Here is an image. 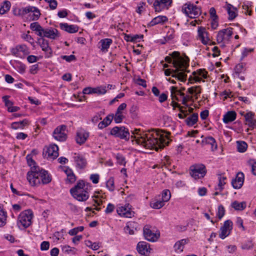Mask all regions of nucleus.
Instances as JSON below:
<instances>
[{
	"label": "nucleus",
	"instance_id": "1",
	"mask_svg": "<svg viewBox=\"0 0 256 256\" xmlns=\"http://www.w3.org/2000/svg\"><path fill=\"white\" fill-rule=\"evenodd\" d=\"M132 134V141L146 148L158 150L163 148L170 142L168 136L163 132H159L156 130H151L146 132L140 131L139 129H135Z\"/></svg>",
	"mask_w": 256,
	"mask_h": 256
},
{
	"label": "nucleus",
	"instance_id": "2",
	"mask_svg": "<svg viewBox=\"0 0 256 256\" xmlns=\"http://www.w3.org/2000/svg\"><path fill=\"white\" fill-rule=\"evenodd\" d=\"M172 57L174 58L172 62L174 68H168L164 70V74L166 76H171L176 80L184 82L187 78L186 72H188L186 69L189 66V59L188 57L182 58L178 52H172Z\"/></svg>",
	"mask_w": 256,
	"mask_h": 256
},
{
	"label": "nucleus",
	"instance_id": "3",
	"mask_svg": "<svg viewBox=\"0 0 256 256\" xmlns=\"http://www.w3.org/2000/svg\"><path fill=\"white\" fill-rule=\"evenodd\" d=\"M27 179L32 186L50 183L52 178L48 172L40 167H33L27 174Z\"/></svg>",
	"mask_w": 256,
	"mask_h": 256
},
{
	"label": "nucleus",
	"instance_id": "4",
	"mask_svg": "<svg viewBox=\"0 0 256 256\" xmlns=\"http://www.w3.org/2000/svg\"><path fill=\"white\" fill-rule=\"evenodd\" d=\"M90 184L82 180H78L76 184L70 190L72 196L80 202L86 200L89 198Z\"/></svg>",
	"mask_w": 256,
	"mask_h": 256
},
{
	"label": "nucleus",
	"instance_id": "5",
	"mask_svg": "<svg viewBox=\"0 0 256 256\" xmlns=\"http://www.w3.org/2000/svg\"><path fill=\"white\" fill-rule=\"evenodd\" d=\"M33 212L30 210H25L20 213L18 218L17 226L20 230H24L32 224Z\"/></svg>",
	"mask_w": 256,
	"mask_h": 256
},
{
	"label": "nucleus",
	"instance_id": "6",
	"mask_svg": "<svg viewBox=\"0 0 256 256\" xmlns=\"http://www.w3.org/2000/svg\"><path fill=\"white\" fill-rule=\"evenodd\" d=\"M14 14L17 16H23L30 12L33 13L32 20H38L40 16V10L35 6H28L22 8H16L13 10Z\"/></svg>",
	"mask_w": 256,
	"mask_h": 256
},
{
	"label": "nucleus",
	"instance_id": "7",
	"mask_svg": "<svg viewBox=\"0 0 256 256\" xmlns=\"http://www.w3.org/2000/svg\"><path fill=\"white\" fill-rule=\"evenodd\" d=\"M182 11L192 18H197L201 14L200 8L190 3L184 4L182 6Z\"/></svg>",
	"mask_w": 256,
	"mask_h": 256
},
{
	"label": "nucleus",
	"instance_id": "8",
	"mask_svg": "<svg viewBox=\"0 0 256 256\" xmlns=\"http://www.w3.org/2000/svg\"><path fill=\"white\" fill-rule=\"evenodd\" d=\"M190 174L194 179L203 178L206 172V166L203 164H196L190 167Z\"/></svg>",
	"mask_w": 256,
	"mask_h": 256
},
{
	"label": "nucleus",
	"instance_id": "9",
	"mask_svg": "<svg viewBox=\"0 0 256 256\" xmlns=\"http://www.w3.org/2000/svg\"><path fill=\"white\" fill-rule=\"evenodd\" d=\"M110 134L122 139H128L130 136L128 129L124 126L113 128L110 130Z\"/></svg>",
	"mask_w": 256,
	"mask_h": 256
},
{
	"label": "nucleus",
	"instance_id": "10",
	"mask_svg": "<svg viewBox=\"0 0 256 256\" xmlns=\"http://www.w3.org/2000/svg\"><path fill=\"white\" fill-rule=\"evenodd\" d=\"M66 126L65 125H60L54 129L52 135L55 140L60 142L65 141L67 138L66 134Z\"/></svg>",
	"mask_w": 256,
	"mask_h": 256
},
{
	"label": "nucleus",
	"instance_id": "11",
	"mask_svg": "<svg viewBox=\"0 0 256 256\" xmlns=\"http://www.w3.org/2000/svg\"><path fill=\"white\" fill-rule=\"evenodd\" d=\"M172 3V0H156L153 6L156 12H160L164 10H168Z\"/></svg>",
	"mask_w": 256,
	"mask_h": 256
},
{
	"label": "nucleus",
	"instance_id": "12",
	"mask_svg": "<svg viewBox=\"0 0 256 256\" xmlns=\"http://www.w3.org/2000/svg\"><path fill=\"white\" fill-rule=\"evenodd\" d=\"M116 212L119 216L128 218L133 216L134 214L131 210L129 204L124 206L119 205L116 208Z\"/></svg>",
	"mask_w": 256,
	"mask_h": 256
},
{
	"label": "nucleus",
	"instance_id": "13",
	"mask_svg": "<svg viewBox=\"0 0 256 256\" xmlns=\"http://www.w3.org/2000/svg\"><path fill=\"white\" fill-rule=\"evenodd\" d=\"M193 77L190 76L189 80H190L192 78L196 82H204V80H202V78H206L208 77V72L205 69H198L196 71H194L192 73Z\"/></svg>",
	"mask_w": 256,
	"mask_h": 256
},
{
	"label": "nucleus",
	"instance_id": "14",
	"mask_svg": "<svg viewBox=\"0 0 256 256\" xmlns=\"http://www.w3.org/2000/svg\"><path fill=\"white\" fill-rule=\"evenodd\" d=\"M232 228V222L230 220L225 221L222 226L220 229L219 236L222 239L225 238L230 232Z\"/></svg>",
	"mask_w": 256,
	"mask_h": 256
},
{
	"label": "nucleus",
	"instance_id": "15",
	"mask_svg": "<svg viewBox=\"0 0 256 256\" xmlns=\"http://www.w3.org/2000/svg\"><path fill=\"white\" fill-rule=\"evenodd\" d=\"M60 34L57 29L53 28H44L42 32L41 38L46 37L47 38L56 40L60 37Z\"/></svg>",
	"mask_w": 256,
	"mask_h": 256
},
{
	"label": "nucleus",
	"instance_id": "16",
	"mask_svg": "<svg viewBox=\"0 0 256 256\" xmlns=\"http://www.w3.org/2000/svg\"><path fill=\"white\" fill-rule=\"evenodd\" d=\"M143 234L144 238L150 242H156L160 234H156L152 231L150 226L146 225L143 228Z\"/></svg>",
	"mask_w": 256,
	"mask_h": 256
},
{
	"label": "nucleus",
	"instance_id": "17",
	"mask_svg": "<svg viewBox=\"0 0 256 256\" xmlns=\"http://www.w3.org/2000/svg\"><path fill=\"white\" fill-rule=\"evenodd\" d=\"M240 114L244 117L246 124L252 128H254L256 127V120L254 118V112H249L244 114V112H242Z\"/></svg>",
	"mask_w": 256,
	"mask_h": 256
},
{
	"label": "nucleus",
	"instance_id": "18",
	"mask_svg": "<svg viewBox=\"0 0 256 256\" xmlns=\"http://www.w3.org/2000/svg\"><path fill=\"white\" fill-rule=\"evenodd\" d=\"M46 156L48 158L54 160L58 156V148L56 144H50L46 151Z\"/></svg>",
	"mask_w": 256,
	"mask_h": 256
},
{
	"label": "nucleus",
	"instance_id": "19",
	"mask_svg": "<svg viewBox=\"0 0 256 256\" xmlns=\"http://www.w3.org/2000/svg\"><path fill=\"white\" fill-rule=\"evenodd\" d=\"M126 108V103H122L118 108L115 115H114V120L116 123H120L124 118V110Z\"/></svg>",
	"mask_w": 256,
	"mask_h": 256
},
{
	"label": "nucleus",
	"instance_id": "20",
	"mask_svg": "<svg viewBox=\"0 0 256 256\" xmlns=\"http://www.w3.org/2000/svg\"><path fill=\"white\" fill-rule=\"evenodd\" d=\"M89 132L80 128L76 132V140L77 144L81 145L84 144L89 137Z\"/></svg>",
	"mask_w": 256,
	"mask_h": 256
},
{
	"label": "nucleus",
	"instance_id": "21",
	"mask_svg": "<svg viewBox=\"0 0 256 256\" xmlns=\"http://www.w3.org/2000/svg\"><path fill=\"white\" fill-rule=\"evenodd\" d=\"M136 249L142 256H148L150 253V244L145 242H139L137 244Z\"/></svg>",
	"mask_w": 256,
	"mask_h": 256
},
{
	"label": "nucleus",
	"instance_id": "22",
	"mask_svg": "<svg viewBox=\"0 0 256 256\" xmlns=\"http://www.w3.org/2000/svg\"><path fill=\"white\" fill-rule=\"evenodd\" d=\"M224 8L228 15V18L229 20H233L238 16V9L231 4L226 2Z\"/></svg>",
	"mask_w": 256,
	"mask_h": 256
},
{
	"label": "nucleus",
	"instance_id": "23",
	"mask_svg": "<svg viewBox=\"0 0 256 256\" xmlns=\"http://www.w3.org/2000/svg\"><path fill=\"white\" fill-rule=\"evenodd\" d=\"M244 182V174L242 172H238L236 178L232 180V185L235 189L240 188Z\"/></svg>",
	"mask_w": 256,
	"mask_h": 256
},
{
	"label": "nucleus",
	"instance_id": "24",
	"mask_svg": "<svg viewBox=\"0 0 256 256\" xmlns=\"http://www.w3.org/2000/svg\"><path fill=\"white\" fill-rule=\"evenodd\" d=\"M198 36L200 40L204 44H208L210 39L208 36V32L204 27H199L198 28Z\"/></svg>",
	"mask_w": 256,
	"mask_h": 256
},
{
	"label": "nucleus",
	"instance_id": "25",
	"mask_svg": "<svg viewBox=\"0 0 256 256\" xmlns=\"http://www.w3.org/2000/svg\"><path fill=\"white\" fill-rule=\"evenodd\" d=\"M171 97L172 100H176L178 102H182V96H184V93H183L182 90H178L176 86H172L170 88Z\"/></svg>",
	"mask_w": 256,
	"mask_h": 256
},
{
	"label": "nucleus",
	"instance_id": "26",
	"mask_svg": "<svg viewBox=\"0 0 256 256\" xmlns=\"http://www.w3.org/2000/svg\"><path fill=\"white\" fill-rule=\"evenodd\" d=\"M60 26L62 30L69 33H74L78 30V27L76 25H69L67 23H60Z\"/></svg>",
	"mask_w": 256,
	"mask_h": 256
},
{
	"label": "nucleus",
	"instance_id": "27",
	"mask_svg": "<svg viewBox=\"0 0 256 256\" xmlns=\"http://www.w3.org/2000/svg\"><path fill=\"white\" fill-rule=\"evenodd\" d=\"M38 43L43 51L48 54H51L52 50L48 45V41L44 38H41L38 40Z\"/></svg>",
	"mask_w": 256,
	"mask_h": 256
},
{
	"label": "nucleus",
	"instance_id": "28",
	"mask_svg": "<svg viewBox=\"0 0 256 256\" xmlns=\"http://www.w3.org/2000/svg\"><path fill=\"white\" fill-rule=\"evenodd\" d=\"M236 117V114L234 111H228L224 116L222 118L225 124H228L234 121Z\"/></svg>",
	"mask_w": 256,
	"mask_h": 256
},
{
	"label": "nucleus",
	"instance_id": "29",
	"mask_svg": "<svg viewBox=\"0 0 256 256\" xmlns=\"http://www.w3.org/2000/svg\"><path fill=\"white\" fill-rule=\"evenodd\" d=\"M138 224L134 222H129L124 228V230L126 234H134V231L136 230Z\"/></svg>",
	"mask_w": 256,
	"mask_h": 256
},
{
	"label": "nucleus",
	"instance_id": "30",
	"mask_svg": "<svg viewBox=\"0 0 256 256\" xmlns=\"http://www.w3.org/2000/svg\"><path fill=\"white\" fill-rule=\"evenodd\" d=\"M112 42V40L110 38L102 39L99 42V44H100V46L99 48L102 52H107Z\"/></svg>",
	"mask_w": 256,
	"mask_h": 256
},
{
	"label": "nucleus",
	"instance_id": "31",
	"mask_svg": "<svg viewBox=\"0 0 256 256\" xmlns=\"http://www.w3.org/2000/svg\"><path fill=\"white\" fill-rule=\"evenodd\" d=\"M168 20V18L166 16H158L153 18L148 24L150 26H152L158 24H164Z\"/></svg>",
	"mask_w": 256,
	"mask_h": 256
},
{
	"label": "nucleus",
	"instance_id": "32",
	"mask_svg": "<svg viewBox=\"0 0 256 256\" xmlns=\"http://www.w3.org/2000/svg\"><path fill=\"white\" fill-rule=\"evenodd\" d=\"M74 160L78 168H83L86 166V161L82 156L76 155L74 157Z\"/></svg>",
	"mask_w": 256,
	"mask_h": 256
},
{
	"label": "nucleus",
	"instance_id": "33",
	"mask_svg": "<svg viewBox=\"0 0 256 256\" xmlns=\"http://www.w3.org/2000/svg\"><path fill=\"white\" fill-rule=\"evenodd\" d=\"M28 122L25 119L22 121L14 122L11 124V128L14 130L23 129L26 126L28 125Z\"/></svg>",
	"mask_w": 256,
	"mask_h": 256
},
{
	"label": "nucleus",
	"instance_id": "34",
	"mask_svg": "<svg viewBox=\"0 0 256 256\" xmlns=\"http://www.w3.org/2000/svg\"><path fill=\"white\" fill-rule=\"evenodd\" d=\"M10 64L20 73L22 74L26 70V66L21 62L14 60V62L11 61Z\"/></svg>",
	"mask_w": 256,
	"mask_h": 256
},
{
	"label": "nucleus",
	"instance_id": "35",
	"mask_svg": "<svg viewBox=\"0 0 256 256\" xmlns=\"http://www.w3.org/2000/svg\"><path fill=\"white\" fill-rule=\"evenodd\" d=\"M30 28L32 30L36 32L38 36H42L44 28L38 22L32 23L30 25Z\"/></svg>",
	"mask_w": 256,
	"mask_h": 256
},
{
	"label": "nucleus",
	"instance_id": "36",
	"mask_svg": "<svg viewBox=\"0 0 256 256\" xmlns=\"http://www.w3.org/2000/svg\"><path fill=\"white\" fill-rule=\"evenodd\" d=\"M206 144H210L211 146L212 150L214 151L217 149V144L215 139L212 136H208L206 138L202 141Z\"/></svg>",
	"mask_w": 256,
	"mask_h": 256
},
{
	"label": "nucleus",
	"instance_id": "37",
	"mask_svg": "<svg viewBox=\"0 0 256 256\" xmlns=\"http://www.w3.org/2000/svg\"><path fill=\"white\" fill-rule=\"evenodd\" d=\"M7 212L0 206V228L4 226L6 224Z\"/></svg>",
	"mask_w": 256,
	"mask_h": 256
},
{
	"label": "nucleus",
	"instance_id": "38",
	"mask_svg": "<svg viewBox=\"0 0 256 256\" xmlns=\"http://www.w3.org/2000/svg\"><path fill=\"white\" fill-rule=\"evenodd\" d=\"M198 120V114L196 113L193 114L190 116L188 117L186 120V122L188 126H192L196 124Z\"/></svg>",
	"mask_w": 256,
	"mask_h": 256
},
{
	"label": "nucleus",
	"instance_id": "39",
	"mask_svg": "<svg viewBox=\"0 0 256 256\" xmlns=\"http://www.w3.org/2000/svg\"><path fill=\"white\" fill-rule=\"evenodd\" d=\"M65 173L67 176L66 180L67 182L72 184L76 180V176L70 169L66 168L65 170Z\"/></svg>",
	"mask_w": 256,
	"mask_h": 256
},
{
	"label": "nucleus",
	"instance_id": "40",
	"mask_svg": "<svg viewBox=\"0 0 256 256\" xmlns=\"http://www.w3.org/2000/svg\"><path fill=\"white\" fill-rule=\"evenodd\" d=\"M188 92L190 94L194 95L197 99L201 93V87L200 86H192L188 88Z\"/></svg>",
	"mask_w": 256,
	"mask_h": 256
},
{
	"label": "nucleus",
	"instance_id": "41",
	"mask_svg": "<svg viewBox=\"0 0 256 256\" xmlns=\"http://www.w3.org/2000/svg\"><path fill=\"white\" fill-rule=\"evenodd\" d=\"M231 206L236 210H242L246 208V203L244 202H239L238 201H234L231 204Z\"/></svg>",
	"mask_w": 256,
	"mask_h": 256
},
{
	"label": "nucleus",
	"instance_id": "42",
	"mask_svg": "<svg viewBox=\"0 0 256 256\" xmlns=\"http://www.w3.org/2000/svg\"><path fill=\"white\" fill-rule=\"evenodd\" d=\"M188 242V240L186 239H182L180 240L177 242L174 246V248L176 250H178L181 252L183 250L184 246Z\"/></svg>",
	"mask_w": 256,
	"mask_h": 256
},
{
	"label": "nucleus",
	"instance_id": "43",
	"mask_svg": "<svg viewBox=\"0 0 256 256\" xmlns=\"http://www.w3.org/2000/svg\"><path fill=\"white\" fill-rule=\"evenodd\" d=\"M164 205V201L157 200H153L150 202V206L155 209H159L162 208Z\"/></svg>",
	"mask_w": 256,
	"mask_h": 256
},
{
	"label": "nucleus",
	"instance_id": "44",
	"mask_svg": "<svg viewBox=\"0 0 256 256\" xmlns=\"http://www.w3.org/2000/svg\"><path fill=\"white\" fill-rule=\"evenodd\" d=\"M104 198H103V196L100 197L98 196H94V200L95 204L94 205L96 206V208H94L96 210L99 211L101 210V208H98V206H100L102 204L103 202H104Z\"/></svg>",
	"mask_w": 256,
	"mask_h": 256
},
{
	"label": "nucleus",
	"instance_id": "45",
	"mask_svg": "<svg viewBox=\"0 0 256 256\" xmlns=\"http://www.w3.org/2000/svg\"><path fill=\"white\" fill-rule=\"evenodd\" d=\"M218 188L216 190H219L222 191L224 189V186L226 184V176L222 174H218Z\"/></svg>",
	"mask_w": 256,
	"mask_h": 256
},
{
	"label": "nucleus",
	"instance_id": "46",
	"mask_svg": "<svg viewBox=\"0 0 256 256\" xmlns=\"http://www.w3.org/2000/svg\"><path fill=\"white\" fill-rule=\"evenodd\" d=\"M247 147L248 145L246 142L244 141L237 142V148L238 152H244L246 150Z\"/></svg>",
	"mask_w": 256,
	"mask_h": 256
},
{
	"label": "nucleus",
	"instance_id": "47",
	"mask_svg": "<svg viewBox=\"0 0 256 256\" xmlns=\"http://www.w3.org/2000/svg\"><path fill=\"white\" fill-rule=\"evenodd\" d=\"M10 2L9 1H4L0 6L2 13L4 14L8 12L10 8Z\"/></svg>",
	"mask_w": 256,
	"mask_h": 256
},
{
	"label": "nucleus",
	"instance_id": "48",
	"mask_svg": "<svg viewBox=\"0 0 256 256\" xmlns=\"http://www.w3.org/2000/svg\"><path fill=\"white\" fill-rule=\"evenodd\" d=\"M232 30L233 28H228L226 29H223L221 30V32H223L224 34V36L226 38L227 40L228 41L230 39V37L232 34Z\"/></svg>",
	"mask_w": 256,
	"mask_h": 256
},
{
	"label": "nucleus",
	"instance_id": "49",
	"mask_svg": "<svg viewBox=\"0 0 256 256\" xmlns=\"http://www.w3.org/2000/svg\"><path fill=\"white\" fill-rule=\"evenodd\" d=\"M170 192L168 190H163L162 194V199L164 202H168L170 198Z\"/></svg>",
	"mask_w": 256,
	"mask_h": 256
},
{
	"label": "nucleus",
	"instance_id": "50",
	"mask_svg": "<svg viewBox=\"0 0 256 256\" xmlns=\"http://www.w3.org/2000/svg\"><path fill=\"white\" fill-rule=\"evenodd\" d=\"M216 40L218 43H225L228 42L223 32L219 31L216 36Z\"/></svg>",
	"mask_w": 256,
	"mask_h": 256
},
{
	"label": "nucleus",
	"instance_id": "51",
	"mask_svg": "<svg viewBox=\"0 0 256 256\" xmlns=\"http://www.w3.org/2000/svg\"><path fill=\"white\" fill-rule=\"evenodd\" d=\"M106 188L110 191H114V179L113 178H110L106 183Z\"/></svg>",
	"mask_w": 256,
	"mask_h": 256
},
{
	"label": "nucleus",
	"instance_id": "52",
	"mask_svg": "<svg viewBox=\"0 0 256 256\" xmlns=\"http://www.w3.org/2000/svg\"><path fill=\"white\" fill-rule=\"evenodd\" d=\"M116 158L118 164L120 165L125 166L126 162L124 157L122 154H118Z\"/></svg>",
	"mask_w": 256,
	"mask_h": 256
},
{
	"label": "nucleus",
	"instance_id": "53",
	"mask_svg": "<svg viewBox=\"0 0 256 256\" xmlns=\"http://www.w3.org/2000/svg\"><path fill=\"white\" fill-rule=\"evenodd\" d=\"M20 52H22L24 55H27L30 53L28 48L24 44L18 45Z\"/></svg>",
	"mask_w": 256,
	"mask_h": 256
},
{
	"label": "nucleus",
	"instance_id": "54",
	"mask_svg": "<svg viewBox=\"0 0 256 256\" xmlns=\"http://www.w3.org/2000/svg\"><path fill=\"white\" fill-rule=\"evenodd\" d=\"M84 227L83 226H78L77 228H72L70 230L68 234L70 236H74L76 235L78 232H82L84 230Z\"/></svg>",
	"mask_w": 256,
	"mask_h": 256
},
{
	"label": "nucleus",
	"instance_id": "55",
	"mask_svg": "<svg viewBox=\"0 0 256 256\" xmlns=\"http://www.w3.org/2000/svg\"><path fill=\"white\" fill-rule=\"evenodd\" d=\"M26 160H27V162L29 166H30L31 167V170H32V168L33 167H38V166H36V162H35L32 160V157L30 155H28L26 156Z\"/></svg>",
	"mask_w": 256,
	"mask_h": 256
},
{
	"label": "nucleus",
	"instance_id": "56",
	"mask_svg": "<svg viewBox=\"0 0 256 256\" xmlns=\"http://www.w3.org/2000/svg\"><path fill=\"white\" fill-rule=\"evenodd\" d=\"M49 4L50 7L52 10H54L56 8L58 3L56 0H44Z\"/></svg>",
	"mask_w": 256,
	"mask_h": 256
},
{
	"label": "nucleus",
	"instance_id": "57",
	"mask_svg": "<svg viewBox=\"0 0 256 256\" xmlns=\"http://www.w3.org/2000/svg\"><path fill=\"white\" fill-rule=\"evenodd\" d=\"M106 92V86H100L96 87V94H104Z\"/></svg>",
	"mask_w": 256,
	"mask_h": 256
},
{
	"label": "nucleus",
	"instance_id": "58",
	"mask_svg": "<svg viewBox=\"0 0 256 256\" xmlns=\"http://www.w3.org/2000/svg\"><path fill=\"white\" fill-rule=\"evenodd\" d=\"M113 119H114V114H109L104 119L103 122L108 126L110 124Z\"/></svg>",
	"mask_w": 256,
	"mask_h": 256
},
{
	"label": "nucleus",
	"instance_id": "59",
	"mask_svg": "<svg viewBox=\"0 0 256 256\" xmlns=\"http://www.w3.org/2000/svg\"><path fill=\"white\" fill-rule=\"evenodd\" d=\"M224 208L222 205L218 206L217 215L219 219H221L223 217L224 214Z\"/></svg>",
	"mask_w": 256,
	"mask_h": 256
},
{
	"label": "nucleus",
	"instance_id": "60",
	"mask_svg": "<svg viewBox=\"0 0 256 256\" xmlns=\"http://www.w3.org/2000/svg\"><path fill=\"white\" fill-rule=\"evenodd\" d=\"M61 58H62L66 60L68 62H70L76 60L75 56L73 54H71L70 56H62Z\"/></svg>",
	"mask_w": 256,
	"mask_h": 256
},
{
	"label": "nucleus",
	"instance_id": "61",
	"mask_svg": "<svg viewBox=\"0 0 256 256\" xmlns=\"http://www.w3.org/2000/svg\"><path fill=\"white\" fill-rule=\"evenodd\" d=\"M114 208H115V206H114V204H113L111 203H109L108 204L107 207L105 210V212L106 214H110L114 210Z\"/></svg>",
	"mask_w": 256,
	"mask_h": 256
},
{
	"label": "nucleus",
	"instance_id": "62",
	"mask_svg": "<svg viewBox=\"0 0 256 256\" xmlns=\"http://www.w3.org/2000/svg\"><path fill=\"white\" fill-rule=\"evenodd\" d=\"M100 176L98 174H92L90 176V180L94 184H98L99 181Z\"/></svg>",
	"mask_w": 256,
	"mask_h": 256
},
{
	"label": "nucleus",
	"instance_id": "63",
	"mask_svg": "<svg viewBox=\"0 0 256 256\" xmlns=\"http://www.w3.org/2000/svg\"><path fill=\"white\" fill-rule=\"evenodd\" d=\"M12 54L16 57L22 58L20 56L19 49L18 48V46H16L15 48H12L10 50Z\"/></svg>",
	"mask_w": 256,
	"mask_h": 256
},
{
	"label": "nucleus",
	"instance_id": "64",
	"mask_svg": "<svg viewBox=\"0 0 256 256\" xmlns=\"http://www.w3.org/2000/svg\"><path fill=\"white\" fill-rule=\"evenodd\" d=\"M50 247V243L48 242H42L40 244V250H48Z\"/></svg>",
	"mask_w": 256,
	"mask_h": 256
}]
</instances>
